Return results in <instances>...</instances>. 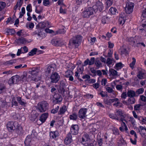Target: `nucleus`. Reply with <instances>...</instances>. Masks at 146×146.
Here are the masks:
<instances>
[{
    "label": "nucleus",
    "instance_id": "nucleus-1",
    "mask_svg": "<svg viewBox=\"0 0 146 146\" xmlns=\"http://www.w3.org/2000/svg\"><path fill=\"white\" fill-rule=\"evenodd\" d=\"M82 36L80 35H77L72 38L69 41L70 45L74 46L75 48H77L80 44L82 40Z\"/></svg>",
    "mask_w": 146,
    "mask_h": 146
},
{
    "label": "nucleus",
    "instance_id": "nucleus-2",
    "mask_svg": "<svg viewBox=\"0 0 146 146\" xmlns=\"http://www.w3.org/2000/svg\"><path fill=\"white\" fill-rule=\"evenodd\" d=\"M48 104L47 102L43 101L38 104L37 108L40 112H44L48 111Z\"/></svg>",
    "mask_w": 146,
    "mask_h": 146
},
{
    "label": "nucleus",
    "instance_id": "nucleus-3",
    "mask_svg": "<svg viewBox=\"0 0 146 146\" xmlns=\"http://www.w3.org/2000/svg\"><path fill=\"white\" fill-rule=\"evenodd\" d=\"M7 127L10 131L17 130L18 133H19V130L21 129V127L18 126L17 123L15 121H11L7 123Z\"/></svg>",
    "mask_w": 146,
    "mask_h": 146
},
{
    "label": "nucleus",
    "instance_id": "nucleus-4",
    "mask_svg": "<svg viewBox=\"0 0 146 146\" xmlns=\"http://www.w3.org/2000/svg\"><path fill=\"white\" fill-rule=\"evenodd\" d=\"M94 11L92 7H88L84 9L82 13V15L84 18H88L94 14Z\"/></svg>",
    "mask_w": 146,
    "mask_h": 146
},
{
    "label": "nucleus",
    "instance_id": "nucleus-5",
    "mask_svg": "<svg viewBox=\"0 0 146 146\" xmlns=\"http://www.w3.org/2000/svg\"><path fill=\"white\" fill-rule=\"evenodd\" d=\"M115 115L116 117V120L119 121H123L125 120L123 115V112L121 109H117L115 112Z\"/></svg>",
    "mask_w": 146,
    "mask_h": 146
},
{
    "label": "nucleus",
    "instance_id": "nucleus-6",
    "mask_svg": "<svg viewBox=\"0 0 146 146\" xmlns=\"http://www.w3.org/2000/svg\"><path fill=\"white\" fill-rule=\"evenodd\" d=\"M104 7L102 3L98 1L96 2L95 5L93 6L92 8L95 12H100L102 11Z\"/></svg>",
    "mask_w": 146,
    "mask_h": 146
},
{
    "label": "nucleus",
    "instance_id": "nucleus-7",
    "mask_svg": "<svg viewBox=\"0 0 146 146\" xmlns=\"http://www.w3.org/2000/svg\"><path fill=\"white\" fill-rule=\"evenodd\" d=\"M52 45L56 46H61L63 44V40L60 38H54L51 40Z\"/></svg>",
    "mask_w": 146,
    "mask_h": 146
},
{
    "label": "nucleus",
    "instance_id": "nucleus-8",
    "mask_svg": "<svg viewBox=\"0 0 146 146\" xmlns=\"http://www.w3.org/2000/svg\"><path fill=\"white\" fill-rule=\"evenodd\" d=\"M134 6V3L130 2H127L125 9L126 13L128 14L131 13L133 11Z\"/></svg>",
    "mask_w": 146,
    "mask_h": 146
},
{
    "label": "nucleus",
    "instance_id": "nucleus-9",
    "mask_svg": "<svg viewBox=\"0 0 146 146\" xmlns=\"http://www.w3.org/2000/svg\"><path fill=\"white\" fill-rule=\"evenodd\" d=\"M87 111L86 108H82L80 109L78 113V117L81 119H84L86 116V113Z\"/></svg>",
    "mask_w": 146,
    "mask_h": 146
},
{
    "label": "nucleus",
    "instance_id": "nucleus-10",
    "mask_svg": "<svg viewBox=\"0 0 146 146\" xmlns=\"http://www.w3.org/2000/svg\"><path fill=\"white\" fill-rule=\"evenodd\" d=\"M42 30L41 29H37L33 33V34L35 35H37L38 38L40 39H42L43 38L45 37L46 35L45 33L42 32Z\"/></svg>",
    "mask_w": 146,
    "mask_h": 146
},
{
    "label": "nucleus",
    "instance_id": "nucleus-11",
    "mask_svg": "<svg viewBox=\"0 0 146 146\" xmlns=\"http://www.w3.org/2000/svg\"><path fill=\"white\" fill-rule=\"evenodd\" d=\"M19 76L17 75H16L13 76L8 81V83L10 85L16 84L19 82Z\"/></svg>",
    "mask_w": 146,
    "mask_h": 146
},
{
    "label": "nucleus",
    "instance_id": "nucleus-12",
    "mask_svg": "<svg viewBox=\"0 0 146 146\" xmlns=\"http://www.w3.org/2000/svg\"><path fill=\"white\" fill-rule=\"evenodd\" d=\"M59 78L60 76L56 72H54L51 76V82L52 83H56L59 80Z\"/></svg>",
    "mask_w": 146,
    "mask_h": 146
},
{
    "label": "nucleus",
    "instance_id": "nucleus-13",
    "mask_svg": "<svg viewBox=\"0 0 146 146\" xmlns=\"http://www.w3.org/2000/svg\"><path fill=\"white\" fill-rule=\"evenodd\" d=\"M79 129L77 125H72L71 126L70 131L71 133L73 135H76L78 134Z\"/></svg>",
    "mask_w": 146,
    "mask_h": 146
},
{
    "label": "nucleus",
    "instance_id": "nucleus-14",
    "mask_svg": "<svg viewBox=\"0 0 146 146\" xmlns=\"http://www.w3.org/2000/svg\"><path fill=\"white\" fill-rule=\"evenodd\" d=\"M56 68V65L54 64H52L48 66L45 70V72L48 74L51 72H53Z\"/></svg>",
    "mask_w": 146,
    "mask_h": 146
},
{
    "label": "nucleus",
    "instance_id": "nucleus-15",
    "mask_svg": "<svg viewBox=\"0 0 146 146\" xmlns=\"http://www.w3.org/2000/svg\"><path fill=\"white\" fill-rule=\"evenodd\" d=\"M62 100V98L61 96L55 94L54 96L53 101L54 104H57L60 102Z\"/></svg>",
    "mask_w": 146,
    "mask_h": 146
},
{
    "label": "nucleus",
    "instance_id": "nucleus-16",
    "mask_svg": "<svg viewBox=\"0 0 146 146\" xmlns=\"http://www.w3.org/2000/svg\"><path fill=\"white\" fill-rule=\"evenodd\" d=\"M72 141L71 134L69 133L67 135L65 139L64 140V143L67 145L70 144Z\"/></svg>",
    "mask_w": 146,
    "mask_h": 146
},
{
    "label": "nucleus",
    "instance_id": "nucleus-17",
    "mask_svg": "<svg viewBox=\"0 0 146 146\" xmlns=\"http://www.w3.org/2000/svg\"><path fill=\"white\" fill-rule=\"evenodd\" d=\"M109 75L111 77L115 78L119 75L117 72L113 69H110L109 70Z\"/></svg>",
    "mask_w": 146,
    "mask_h": 146
},
{
    "label": "nucleus",
    "instance_id": "nucleus-18",
    "mask_svg": "<svg viewBox=\"0 0 146 146\" xmlns=\"http://www.w3.org/2000/svg\"><path fill=\"white\" fill-rule=\"evenodd\" d=\"M73 74V72L70 70H68L65 72V77L68 78L69 80L70 81H73L74 80V78L72 76Z\"/></svg>",
    "mask_w": 146,
    "mask_h": 146
},
{
    "label": "nucleus",
    "instance_id": "nucleus-19",
    "mask_svg": "<svg viewBox=\"0 0 146 146\" xmlns=\"http://www.w3.org/2000/svg\"><path fill=\"white\" fill-rule=\"evenodd\" d=\"M137 76L139 79H142L146 77V72L144 70H141L139 71Z\"/></svg>",
    "mask_w": 146,
    "mask_h": 146
},
{
    "label": "nucleus",
    "instance_id": "nucleus-20",
    "mask_svg": "<svg viewBox=\"0 0 146 146\" xmlns=\"http://www.w3.org/2000/svg\"><path fill=\"white\" fill-rule=\"evenodd\" d=\"M118 52L121 56L123 55H126L128 54L127 50L124 46H122L118 50Z\"/></svg>",
    "mask_w": 146,
    "mask_h": 146
},
{
    "label": "nucleus",
    "instance_id": "nucleus-21",
    "mask_svg": "<svg viewBox=\"0 0 146 146\" xmlns=\"http://www.w3.org/2000/svg\"><path fill=\"white\" fill-rule=\"evenodd\" d=\"M48 116V113L46 112L42 114L40 116L39 120L42 123H44L46 120Z\"/></svg>",
    "mask_w": 146,
    "mask_h": 146
},
{
    "label": "nucleus",
    "instance_id": "nucleus-22",
    "mask_svg": "<svg viewBox=\"0 0 146 146\" xmlns=\"http://www.w3.org/2000/svg\"><path fill=\"white\" fill-rule=\"evenodd\" d=\"M41 50H37V48H34L28 54L29 56H33L36 54H40L41 53Z\"/></svg>",
    "mask_w": 146,
    "mask_h": 146
},
{
    "label": "nucleus",
    "instance_id": "nucleus-23",
    "mask_svg": "<svg viewBox=\"0 0 146 146\" xmlns=\"http://www.w3.org/2000/svg\"><path fill=\"white\" fill-rule=\"evenodd\" d=\"M90 138L88 135L87 133H85L82 138V143L84 145V144L86 143V142Z\"/></svg>",
    "mask_w": 146,
    "mask_h": 146
},
{
    "label": "nucleus",
    "instance_id": "nucleus-24",
    "mask_svg": "<svg viewBox=\"0 0 146 146\" xmlns=\"http://www.w3.org/2000/svg\"><path fill=\"white\" fill-rule=\"evenodd\" d=\"M135 36L134 37H129L127 38V40L129 42L131 45L135 47L136 42L135 40Z\"/></svg>",
    "mask_w": 146,
    "mask_h": 146
},
{
    "label": "nucleus",
    "instance_id": "nucleus-25",
    "mask_svg": "<svg viewBox=\"0 0 146 146\" xmlns=\"http://www.w3.org/2000/svg\"><path fill=\"white\" fill-rule=\"evenodd\" d=\"M16 98L18 102L21 105L25 106L26 104V101L23 99H22L21 97H16Z\"/></svg>",
    "mask_w": 146,
    "mask_h": 146
},
{
    "label": "nucleus",
    "instance_id": "nucleus-26",
    "mask_svg": "<svg viewBox=\"0 0 146 146\" xmlns=\"http://www.w3.org/2000/svg\"><path fill=\"white\" fill-rule=\"evenodd\" d=\"M58 90L60 93L62 94L64 93V82L61 81L58 88Z\"/></svg>",
    "mask_w": 146,
    "mask_h": 146
},
{
    "label": "nucleus",
    "instance_id": "nucleus-27",
    "mask_svg": "<svg viewBox=\"0 0 146 146\" xmlns=\"http://www.w3.org/2000/svg\"><path fill=\"white\" fill-rule=\"evenodd\" d=\"M39 72V69L37 68H34L29 71V73L31 75H36Z\"/></svg>",
    "mask_w": 146,
    "mask_h": 146
},
{
    "label": "nucleus",
    "instance_id": "nucleus-28",
    "mask_svg": "<svg viewBox=\"0 0 146 146\" xmlns=\"http://www.w3.org/2000/svg\"><path fill=\"white\" fill-rule=\"evenodd\" d=\"M95 64L97 69L102 67V63L98 58H97L95 62Z\"/></svg>",
    "mask_w": 146,
    "mask_h": 146
},
{
    "label": "nucleus",
    "instance_id": "nucleus-29",
    "mask_svg": "<svg viewBox=\"0 0 146 146\" xmlns=\"http://www.w3.org/2000/svg\"><path fill=\"white\" fill-rule=\"evenodd\" d=\"M17 42L21 44H25L28 42V41L24 38H21L17 40Z\"/></svg>",
    "mask_w": 146,
    "mask_h": 146
},
{
    "label": "nucleus",
    "instance_id": "nucleus-30",
    "mask_svg": "<svg viewBox=\"0 0 146 146\" xmlns=\"http://www.w3.org/2000/svg\"><path fill=\"white\" fill-rule=\"evenodd\" d=\"M127 19V17L123 16L122 15V14H121L120 15L119 18L120 24H123L124 23L125 20Z\"/></svg>",
    "mask_w": 146,
    "mask_h": 146
},
{
    "label": "nucleus",
    "instance_id": "nucleus-31",
    "mask_svg": "<svg viewBox=\"0 0 146 146\" xmlns=\"http://www.w3.org/2000/svg\"><path fill=\"white\" fill-rule=\"evenodd\" d=\"M115 62L114 59L113 58L110 57H108L106 60V64L108 66L112 64Z\"/></svg>",
    "mask_w": 146,
    "mask_h": 146
},
{
    "label": "nucleus",
    "instance_id": "nucleus-32",
    "mask_svg": "<svg viewBox=\"0 0 146 146\" xmlns=\"http://www.w3.org/2000/svg\"><path fill=\"white\" fill-rule=\"evenodd\" d=\"M135 40L136 42V47L137 44H139L140 42H142V39L140 36H135Z\"/></svg>",
    "mask_w": 146,
    "mask_h": 146
},
{
    "label": "nucleus",
    "instance_id": "nucleus-33",
    "mask_svg": "<svg viewBox=\"0 0 146 146\" xmlns=\"http://www.w3.org/2000/svg\"><path fill=\"white\" fill-rule=\"evenodd\" d=\"M139 128L138 129V132H139L140 134H145L146 133V128L141 126H139Z\"/></svg>",
    "mask_w": 146,
    "mask_h": 146
},
{
    "label": "nucleus",
    "instance_id": "nucleus-34",
    "mask_svg": "<svg viewBox=\"0 0 146 146\" xmlns=\"http://www.w3.org/2000/svg\"><path fill=\"white\" fill-rule=\"evenodd\" d=\"M127 94L128 96L130 97H134L135 96V92L132 90H128Z\"/></svg>",
    "mask_w": 146,
    "mask_h": 146
},
{
    "label": "nucleus",
    "instance_id": "nucleus-35",
    "mask_svg": "<svg viewBox=\"0 0 146 146\" xmlns=\"http://www.w3.org/2000/svg\"><path fill=\"white\" fill-rule=\"evenodd\" d=\"M50 135L51 137L53 139L56 138L58 136V132L56 131H51L50 133Z\"/></svg>",
    "mask_w": 146,
    "mask_h": 146
},
{
    "label": "nucleus",
    "instance_id": "nucleus-36",
    "mask_svg": "<svg viewBox=\"0 0 146 146\" xmlns=\"http://www.w3.org/2000/svg\"><path fill=\"white\" fill-rule=\"evenodd\" d=\"M5 32L7 33V35H13L15 33V31L14 29H7L5 30Z\"/></svg>",
    "mask_w": 146,
    "mask_h": 146
},
{
    "label": "nucleus",
    "instance_id": "nucleus-37",
    "mask_svg": "<svg viewBox=\"0 0 146 146\" xmlns=\"http://www.w3.org/2000/svg\"><path fill=\"white\" fill-rule=\"evenodd\" d=\"M123 64L121 62H119L115 64L114 68L117 70H118L121 69L123 67Z\"/></svg>",
    "mask_w": 146,
    "mask_h": 146
},
{
    "label": "nucleus",
    "instance_id": "nucleus-38",
    "mask_svg": "<svg viewBox=\"0 0 146 146\" xmlns=\"http://www.w3.org/2000/svg\"><path fill=\"white\" fill-rule=\"evenodd\" d=\"M48 24V22L46 21L43 22L39 23V25L42 28H44L46 27H47V25Z\"/></svg>",
    "mask_w": 146,
    "mask_h": 146
},
{
    "label": "nucleus",
    "instance_id": "nucleus-39",
    "mask_svg": "<svg viewBox=\"0 0 146 146\" xmlns=\"http://www.w3.org/2000/svg\"><path fill=\"white\" fill-rule=\"evenodd\" d=\"M109 11L113 15H115L116 13H117V9L115 8L111 7Z\"/></svg>",
    "mask_w": 146,
    "mask_h": 146
},
{
    "label": "nucleus",
    "instance_id": "nucleus-40",
    "mask_svg": "<svg viewBox=\"0 0 146 146\" xmlns=\"http://www.w3.org/2000/svg\"><path fill=\"white\" fill-rule=\"evenodd\" d=\"M17 100L16 98V97H13L12 99V107H13V106H17L18 105V104L17 102L16 101Z\"/></svg>",
    "mask_w": 146,
    "mask_h": 146
},
{
    "label": "nucleus",
    "instance_id": "nucleus-41",
    "mask_svg": "<svg viewBox=\"0 0 146 146\" xmlns=\"http://www.w3.org/2000/svg\"><path fill=\"white\" fill-rule=\"evenodd\" d=\"M135 102V100L134 97H130L128 100V103L131 104H134Z\"/></svg>",
    "mask_w": 146,
    "mask_h": 146
},
{
    "label": "nucleus",
    "instance_id": "nucleus-42",
    "mask_svg": "<svg viewBox=\"0 0 146 146\" xmlns=\"http://www.w3.org/2000/svg\"><path fill=\"white\" fill-rule=\"evenodd\" d=\"M89 131L90 133L94 134H95L96 131H97V130L95 128H94L93 127L90 126L89 127Z\"/></svg>",
    "mask_w": 146,
    "mask_h": 146
},
{
    "label": "nucleus",
    "instance_id": "nucleus-43",
    "mask_svg": "<svg viewBox=\"0 0 146 146\" xmlns=\"http://www.w3.org/2000/svg\"><path fill=\"white\" fill-rule=\"evenodd\" d=\"M77 118V115L76 113H74L70 115V118L71 119L76 120Z\"/></svg>",
    "mask_w": 146,
    "mask_h": 146
},
{
    "label": "nucleus",
    "instance_id": "nucleus-44",
    "mask_svg": "<svg viewBox=\"0 0 146 146\" xmlns=\"http://www.w3.org/2000/svg\"><path fill=\"white\" fill-rule=\"evenodd\" d=\"M91 72L93 74H90V75L93 77L96 76V70L93 68H91L90 69Z\"/></svg>",
    "mask_w": 146,
    "mask_h": 146
},
{
    "label": "nucleus",
    "instance_id": "nucleus-45",
    "mask_svg": "<svg viewBox=\"0 0 146 146\" xmlns=\"http://www.w3.org/2000/svg\"><path fill=\"white\" fill-rule=\"evenodd\" d=\"M27 74L26 72H23V74L22 75L20 78L23 81L26 80L27 78Z\"/></svg>",
    "mask_w": 146,
    "mask_h": 146
},
{
    "label": "nucleus",
    "instance_id": "nucleus-46",
    "mask_svg": "<svg viewBox=\"0 0 146 146\" xmlns=\"http://www.w3.org/2000/svg\"><path fill=\"white\" fill-rule=\"evenodd\" d=\"M133 61L130 64V66L132 69H133L134 67V66L136 62V59L134 57H133L132 58Z\"/></svg>",
    "mask_w": 146,
    "mask_h": 146
},
{
    "label": "nucleus",
    "instance_id": "nucleus-47",
    "mask_svg": "<svg viewBox=\"0 0 146 146\" xmlns=\"http://www.w3.org/2000/svg\"><path fill=\"white\" fill-rule=\"evenodd\" d=\"M105 88L106 91L109 93H112L113 92V89L112 88L108 86L107 85H106L105 87Z\"/></svg>",
    "mask_w": 146,
    "mask_h": 146
},
{
    "label": "nucleus",
    "instance_id": "nucleus-48",
    "mask_svg": "<svg viewBox=\"0 0 146 146\" xmlns=\"http://www.w3.org/2000/svg\"><path fill=\"white\" fill-rule=\"evenodd\" d=\"M108 20V18L107 16H104L102 17V23L103 24H105L107 23Z\"/></svg>",
    "mask_w": 146,
    "mask_h": 146
},
{
    "label": "nucleus",
    "instance_id": "nucleus-49",
    "mask_svg": "<svg viewBox=\"0 0 146 146\" xmlns=\"http://www.w3.org/2000/svg\"><path fill=\"white\" fill-rule=\"evenodd\" d=\"M6 89L5 85L1 84H0V94H1Z\"/></svg>",
    "mask_w": 146,
    "mask_h": 146
},
{
    "label": "nucleus",
    "instance_id": "nucleus-50",
    "mask_svg": "<svg viewBox=\"0 0 146 146\" xmlns=\"http://www.w3.org/2000/svg\"><path fill=\"white\" fill-rule=\"evenodd\" d=\"M6 4L4 2H0V11H1L5 7Z\"/></svg>",
    "mask_w": 146,
    "mask_h": 146
},
{
    "label": "nucleus",
    "instance_id": "nucleus-51",
    "mask_svg": "<svg viewBox=\"0 0 146 146\" xmlns=\"http://www.w3.org/2000/svg\"><path fill=\"white\" fill-rule=\"evenodd\" d=\"M144 91V89L143 88H141L137 90L135 92V93H136L138 94H142Z\"/></svg>",
    "mask_w": 146,
    "mask_h": 146
},
{
    "label": "nucleus",
    "instance_id": "nucleus-52",
    "mask_svg": "<svg viewBox=\"0 0 146 146\" xmlns=\"http://www.w3.org/2000/svg\"><path fill=\"white\" fill-rule=\"evenodd\" d=\"M141 104H137L135 105L134 107V109L136 111H138L140 110L141 106Z\"/></svg>",
    "mask_w": 146,
    "mask_h": 146
},
{
    "label": "nucleus",
    "instance_id": "nucleus-53",
    "mask_svg": "<svg viewBox=\"0 0 146 146\" xmlns=\"http://www.w3.org/2000/svg\"><path fill=\"white\" fill-rule=\"evenodd\" d=\"M95 59L94 57H92L90 60H89V65H91L94 64L95 62Z\"/></svg>",
    "mask_w": 146,
    "mask_h": 146
},
{
    "label": "nucleus",
    "instance_id": "nucleus-54",
    "mask_svg": "<svg viewBox=\"0 0 146 146\" xmlns=\"http://www.w3.org/2000/svg\"><path fill=\"white\" fill-rule=\"evenodd\" d=\"M15 62L16 60H11L6 61V64L8 65H12L13 63H15Z\"/></svg>",
    "mask_w": 146,
    "mask_h": 146
},
{
    "label": "nucleus",
    "instance_id": "nucleus-55",
    "mask_svg": "<svg viewBox=\"0 0 146 146\" xmlns=\"http://www.w3.org/2000/svg\"><path fill=\"white\" fill-rule=\"evenodd\" d=\"M45 31L46 33H52L54 34L55 32L54 31L52 30H50L48 28H47L45 29Z\"/></svg>",
    "mask_w": 146,
    "mask_h": 146
},
{
    "label": "nucleus",
    "instance_id": "nucleus-56",
    "mask_svg": "<svg viewBox=\"0 0 146 146\" xmlns=\"http://www.w3.org/2000/svg\"><path fill=\"white\" fill-rule=\"evenodd\" d=\"M26 9L28 12H31L32 11V7L31 4H29L27 5V7Z\"/></svg>",
    "mask_w": 146,
    "mask_h": 146
},
{
    "label": "nucleus",
    "instance_id": "nucleus-57",
    "mask_svg": "<svg viewBox=\"0 0 146 146\" xmlns=\"http://www.w3.org/2000/svg\"><path fill=\"white\" fill-rule=\"evenodd\" d=\"M58 113L59 115H61L60 116H61L62 115L64 114V109L63 108V106L60 108Z\"/></svg>",
    "mask_w": 146,
    "mask_h": 146
},
{
    "label": "nucleus",
    "instance_id": "nucleus-58",
    "mask_svg": "<svg viewBox=\"0 0 146 146\" xmlns=\"http://www.w3.org/2000/svg\"><path fill=\"white\" fill-rule=\"evenodd\" d=\"M97 142L99 146H102L103 144V139L102 138L98 139Z\"/></svg>",
    "mask_w": 146,
    "mask_h": 146
},
{
    "label": "nucleus",
    "instance_id": "nucleus-59",
    "mask_svg": "<svg viewBox=\"0 0 146 146\" xmlns=\"http://www.w3.org/2000/svg\"><path fill=\"white\" fill-rule=\"evenodd\" d=\"M129 121H131L132 125H135V121L133 117H130L129 118Z\"/></svg>",
    "mask_w": 146,
    "mask_h": 146
},
{
    "label": "nucleus",
    "instance_id": "nucleus-60",
    "mask_svg": "<svg viewBox=\"0 0 146 146\" xmlns=\"http://www.w3.org/2000/svg\"><path fill=\"white\" fill-rule=\"evenodd\" d=\"M43 5L45 6H47L50 4L49 0H43Z\"/></svg>",
    "mask_w": 146,
    "mask_h": 146
},
{
    "label": "nucleus",
    "instance_id": "nucleus-61",
    "mask_svg": "<svg viewBox=\"0 0 146 146\" xmlns=\"http://www.w3.org/2000/svg\"><path fill=\"white\" fill-rule=\"evenodd\" d=\"M106 4L107 7H108L112 5V2L110 0H108L106 2Z\"/></svg>",
    "mask_w": 146,
    "mask_h": 146
},
{
    "label": "nucleus",
    "instance_id": "nucleus-62",
    "mask_svg": "<svg viewBox=\"0 0 146 146\" xmlns=\"http://www.w3.org/2000/svg\"><path fill=\"white\" fill-rule=\"evenodd\" d=\"M109 116L110 118L116 120V117L115 114L110 113L109 114Z\"/></svg>",
    "mask_w": 146,
    "mask_h": 146
},
{
    "label": "nucleus",
    "instance_id": "nucleus-63",
    "mask_svg": "<svg viewBox=\"0 0 146 146\" xmlns=\"http://www.w3.org/2000/svg\"><path fill=\"white\" fill-rule=\"evenodd\" d=\"M107 82V80L106 79H103L102 80L101 83L102 86H105Z\"/></svg>",
    "mask_w": 146,
    "mask_h": 146
},
{
    "label": "nucleus",
    "instance_id": "nucleus-64",
    "mask_svg": "<svg viewBox=\"0 0 146 146\" xmlns=\"http://www.w3.org/2000/svg\"><path fill=\"white\" fill-rule=\"evenodd\" d=\"M142 26L143 28L140 29V30H141L142 31L143 30H144L145 31H146V22L142 24Z\"/></svg>",
    "mask_w": 146,
    "mask_h": 146
}]
</instances>
